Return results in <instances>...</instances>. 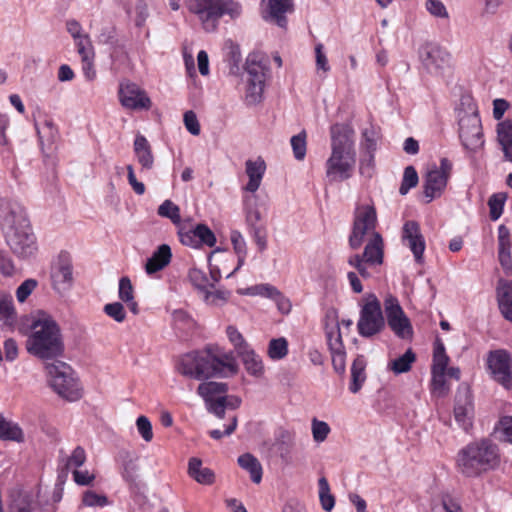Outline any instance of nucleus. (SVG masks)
<instances>
[{"label":"nucleus","instance_id":"f257e3e1","mask_svg":"<svg viewBox=\"0 0 512 512\" xmlns=\"http://www.w3.org/2000/svg\"><path fill=\"white\" fill-rule=\"evenodd\" d=\"M178 371L196 380L227 378L238 372V365L232 352L219 346H207L203 350L183 355Z\"/></svg>","mask_w":512,"mask_h":512},{"label":"nucleus","instance_id":"f03ea898","mask_svg":"<svg viewBox=\"0 0 512 512\" xmlns=\"http://www.w3.org/2000/svg\"><path fill=\"white\" fill-rule=\"evenodd\" d=\"M331 155L326 160V178L330 183L352 177L356 164L354 131L349 125L334 124L330 128Z\"/></svg>","mask_w":512,"mask_h":512},{"label":"nucleus","instance_id":"7ed1b4c3","mask_svg":"<svg viewBox=\"0 0 512 512\" xmlns=\"http://www.w3.org/2000/svg\"><path fill=\"white\" fill-rule=\"evenodd\" d=\"M26 350L42 360H51L63 354L64 342L61 329L51 315L38 311L31 317Z\"/></svg>","mask_w":512,"mask_h":512},{"label":"nucleus","instance_id":"20e7f679","mask_svg":"<svg viewBox=\"0 0 512 512\" xmlns=\"http://www.w3.org/2000/svg\"><path fill=\"white\" fill-rule=\"evenodd\" d=\"M0 224L6 243L16 256L25 259L36 254L37 241L28 218L3 199H0Z\"/></svg>","mask_w":512,"mask_h":512},{"label":"nucleus","instance_id":"39448f33","mask_svg":"<svg viewBox=\"0 0 512 512\" xmlns=\"http://www.w3.org/2000/svg\"><path fill=\"white\" fill-rule=\"evenodd\" d=\"M498 463L497 446L486 439L466 445L457 455V468L466 477H477Z\"/></svg>","mask_w":512,"mask_h":512},{"label":"nucleus","instance_id":"423d86ee","mask_svg":"<svg viewBox=\"0 0 512 512\" xmlns=\"http://www.w3.org/2000/svg\"><path fill=\"white\" fill-rule=\"evenodd\" d=\"M186 5L197 16L202 29L207 33L218 30L222 17L236 21L243 13L242 4L238 0H187Z\"/></svg>","mask_w":512,"mask_h":512},{"label":"nucleus","instance_id":"0eeeda50","mask_svg":"<svg viewBox=\"0 0 512 512\" xmlns=\"http://www.w3.org/2000/svg\"><path fill=\"white\" fill-rule=\"evenodd\" d=\"M48 383L52 389L63 399L77 401L83 395L80 381L70 365L55 360L45 364Z\"/></svg>","mask_w":512,"mask_h":512},{"label":"nucleus","instance_id":"6e6552de","mask_svg":"<svg viewBox=\"0 0 512 512\" xmlns=\"http://www.w3.org/2000/svg\"><path fill=\"white\" fill-rule=\"evenodd\" d=\"M385 327V320L380 301L374 294H369L360 310L357 330L360 336L371 338L379 334Z\"/></svg>","mask_w":512,"mask_h":512},{"label":"nucleus","instance_id":"1a4fd4ad","mask_svg":"<svg viewBox=\"0 0 512 512\" xmlns=\"http://www.w3.org/2000/svg\"><path fill=\"white\" fill-rule=\"evenodd\" d=\"M377 223L376 210L370 205H361L355 209L354 221L349 236V246L358 249L364 242L365 237H373Z\"/></svg>","mask_w":512,"mask_h":512},{"label":"nucleus","instance_id":"9d476101","mask_svg":"<svg viewBox=\"0 0 512 512\" xmlns=\"http://www.w3.org/2000/svg\"><path fill=\"white\" fill-rule=\"evenodd\" d=\"M452 168V162L443 157L440 159L439 166L433 165L428 170L423 185L426 203H430L434 198L441 196L451 176Z\"/></svg>","mask_w":512,"mask_h":512},{"label":"nucleus","instance_id":"9b49d317","mask_svg":"<svg viewBox=\"0 0 512 512\" xmlns=\"http://www.w3.org/2000/svg\"><path fill=\"white\" fill-rule=\"evenodd\" d=\"M246 71L248 74L245 100L248 104L254 105L262 100L267 67L257 60V55H249L246 60Z\"/></svg>","mask_w":512,"mask_h":512},{"label":"nucleus","instance_id":"f8f14e48","mask_svg":"<svg viewBox=\"0 0 512 512\" xmlns=\"http://www.w3.org/2000/svg\"><path fill=\"white\" fill-rule=\"evenodd\" d=\"M384 308L388 326L394 334L401 339H411L413 328L398 299L392 295H387L384 300Z\"/></svg>","mask_w":512,"mask_h":512},{"label":"nucleus","instance_id":"ddd939ff","mask_svg":"<svg viewBox=\"0 0 512 512\" xmlns=\"http://www.w3.org/2000/svg\"><path fill=\"white\" fill-rule=\"evenodd\" d=\"M459 127V137L465 149L476 151L483 146L481 120L476 113L463 116L459 121Z\"/></svg>","mask_w":512,"mask_h":512},{"label":"nucleus","instance_id":"4468645a","mask_svg":"<svg viewBox=\"0 0 512 512\" xmlns=\"http://www.w3.org/2000/svg\"><path fill=\"white\" fill-rule=\"evenodd\" d=\"M487 363L493 379L504 388L510 389L512 387L510 354L502 349L490 352Z\"/></svg>","mask_w":512,"mask_h":512},{"label":"nucleus","instance_id":"2eb2a0df","mask_svg":"<svg viewBox=\"0 0 512 512\" xmlns=\"http://www.w3.org/2000/svg\"><path fill=\"white\" fill-rule=\"evenodd\" d=\"M420 58L430 73L442 74L451 66L450 53L437 44H425L420 50Z\"/></svg>","mask_w":512,"mask_h":512},{"label":"nucleus","instance_id":"dca6fc26","mask_svg":"<svg viewBox=\"0 0 512 512\" xmlns=\"http://www.w3.org/2000/svg\"><path fill=\"white\" fill-rule=\"evenodd\" d=\"M178 236L183 245L196 249L202 246L214 247L217 241L214 232L205 224H197L190 229L180 226Z\"/></svg>","mask_w":512,"mask_h":512},{"label":"nucleus","instance_id":"f3484780","mask_svg":"<svg viewBox=\"0 0 512 512\" xmlns=\"http://www.w3.org/2000/svg\"><path fill=\"white\" fill-rule=\"evenodd\" d=\"M119 99L122 106L128 109L148 110L151 107V100L147 93L137 84L130 81L120 83Z\"/></svg>","mask_w":512,"mask_h":512},{"label":"nucleus","instance_id":"a211bd4d","mask_svg":"<svg viewBox=\"0 0 512 512\" xmlns=\"http://www.w3.org/2000/svg\"><path fill=\"white\" fill-rule=\"evenodd\" d=\"M51 282L53 289L64 294L69 291L73 284L72 265L66 258H59L51 268Z\"/></svg>","mask_w":512,"mask_h":512},{"label":"nucleus","instance_id":"6ab92c4d","mask_svg":"<svg viewBox=\"0 0 512 512\" xmlns=\"http://www.w3.org/2000/svg\"><path fill=\"white\" fill-rule=\"evenodd\" d=\"M402 239L412 251L416 262L422 263L426 245L416 221H407L404 224Z\"/></svg>","mask_w":512,"mask_h":512},{"label":"nucleus","instance_id":"aec40b11","mask_svg":"<svg viewBox=\"0 0 512 512\" xmlns=\"http://www.w3.org/2000/svg\"><path fill=\"white\" fill-rule=\"evenodd\" d=\"M473 403L467 388L459 390L456 395L454 417L459 426L467 431L472 426Z\"/></svg>","mask_w":512,"mask_h":512},{"label":"nucleus","instance_id":"412c9836","mask_svg":"<svg viewBox=\"0 0 512 512\" xmlns=\"http://www.w3.org/2000/svg\"><path fill=\"white\" fill-rule=\"evenodd\" d=\"M246 223L259 250L264 251L267 247V233L265 225L262 223L261 212L257 208L248 209Z\"/></svg>","mask_w":512,"mask_h":512},{"label":"nucleus","instance_id":"4be33fe9","mask_svg":"<svg viewBox=\"0 0 512 512\" xmlns=\"http://www.w3.org/2000/svg\"><path fill=\"white\" fill-rule=\"evenodd\" d=\"M267 13L265 17L275 22L279 27L285 28L287 25L286 14L293 11V0H266Z\"/></svg>","mask_w":512,"mask_h":512},{"label":"nucleus","instance_id":"5701e85b","mask_svg":"<svg viewBox=\"0 0 512 512\" xmlns=\"http://www.w3.org/2000/svg\"><path fill=\"white\" fill-rule=\"evenodd\" d=\"M361 257L368 262L369 265L377 266L383 263L384 243L379 233H373V237L368 238V242L365 245Z\"/></svg>","mask_w":512,"mask_h":512},{"label":"nucleus","instance_id":"b1692460","mask_svg":"<svg viewBox=\"0 0 512 512\" xmlns=\"http://www.w3.org/2000/svg\"><path fill=\"white\" fill-rule=\"evenodd\" d=\"M228 391V385L223 382L205 381L197 388V394L204 400L205 405L217 402L224 398Z\"/></svg>","mask_w":512,"mask_h":512},{"label":"nucleus","instance_id":"393cba45","mask_svg":"<svg viewBox=\"0 0 512 512\" xmlns=\"http://www.w3.org/2000/svg\"><path fill=\"white\" fill-rule=\"evenodd\" d=\"M245 166L249 181L244 189L248 192L254 193L260 187L266 170V164L263 159L258 158L256 160H247Z\"/></svg>","mask_w":512,"mask_h":512},{"label":"nucleus","instance_id":"a878e982","mask_svg":"<svg viewBox=\"0 0 512 512\" xmlns=\"http://www.w3.org/2000/svg\"><path fill=\"white\" fill-rule=\"evenodd\" d=\"M510 231L505 225L498 227V258L505 271L512 269Z\"/></svg>","mask_w":512,"mask_h":512},{"label":"nucleus","instance_id":"bb28decb","mask_svg":"<svg viewBox=\"0 0 512 512\" xmlns=\"http://www.w3.org/2000/svg\"><path fill=\"white\" fill-rule=\"evenodd\" d=\"M326 319L331 321V327L328 325V323H326L325 329L328 345L332 353L344 352L341 334L339 331L337 312L335 310L328 311L326 314Z\"/></svg>","mask_w":512,"mask_h":512},{"label":"nucleus","instance_id":"cd10ccee","mask_svg":"<svg viewBox=\"0 0 512 512\" xmlns=\"http://www.w3.org/2000/svg\"><path fill=\"white\" fill-rule=\"evenodd\" d=\"M172 253L169 245L162 244L147 260L145 271L151 275L165 268L171 261Z\"/></svg>","mask_w":512,"mask_h":512},{"label":"nucleus","instance_id":"c85d7f7f","mask_svg":"<svg viewBox=\"0 0 512 512\" xmlns=\"http://www.w3.org/2000/svg\"><path fill=\"white\" fill-rule=\"evenodd\" d=\"M17 323V311L12 296L0 291V326L13 328Z\"/></svg>","mask_w":512,"mask_h":512},{"label":"nucleus","instance_id":"c756f323","mask_svg":"<svg viewBox=\"0 0 512 512\" xmlns=\"http://www.w3.org/2000/svg\"><path fill=\"white\" fill-rule=\"evenodd\" d=\"M188 474L196 482L202 485H211L215 481L214 472L202 466V461L199 458H191L188 463Z\"/></svg>","mask_w":512,"mask_h":512},{"label":"nucleus","instance_id":"7c9ffc66","mask_svg":"<svg viewBox=\"0 0 512 512\" xmlns=\"http://www.w3.org/2000/svg\"><path fill=\"white\" fill-rule=\"evenodd\" d=\"M134 152L143 169L150 170L154 164V157L148 140L143 135L136 136Z\"/></svg>","mask_w":512,"mask_h":512},{"label":"nucleus","instance_id":"2f4dec72","mask_svg":"<svg viewBox=\"0 0 512 512\" xmlns=\"http://www.w3.org/2000/svg\"><path fill=\"white\" fill-rule=\"evenodd\" d=\"M238 356L241 358L246 371L250 375L254 377H261L263 375L264 365L262 359L251 347L242 350L238 353Z\"/></svg>","mask_w":512,"mask_h":512},{"label":"nucleus","instance_id":"473e14b6","mask_svg":"<svg viewBox=\"0 0 512 512\" xmlns=\"http://www.w3.org/2000/svg\"><path fill=\"white\" fill-rule=\"evenodd\" d=\"M497 299L503 317L512 323V281L501 283L498 286Z\"/></svg>","mask_w":512,"mask_h":512},{"label":"nucleus","instance_id":"72a5a7b5","mask_svg":"<svg viewBox=\"0 0 512 512\" xmlns=\"http://www.w3.org/2000/svg\"><path fill=\"white\" fill-rule=\"evenodd\" d=\"M497 139L505 159L512 162V120L507 119L497 124Z\"/></svg>","mask_w":512,"mask_h":512},{"label":"nucleus","instance_id":"f704fd0d","mask_svg":"<svg viewBox=\"0 0 512 512\" xmlns=\"http://www.w3.org/2000/svg\"><path fill=\"white\" fill-rule=\"evenodd\" d=\"M366 361L363 356H358L352 364L351 367V383L349 386V390L352 393H357L362 388L363 383L366 380Z\"/></svg>","mask_w":512,"mask_h":512},{"label":"nucleus","instance_id":"c9c22d12","mask_svg":"<svg viewBox=\"0 0 512 512\" xmlns=\"http://www.w3.org/2000/svg\"><path fill=\"white\" fill-rule=\"evenodd\" d=\"M118 297L126 303L133 314H138V304L134 299V288L128 277H122L119 280Z\"/></svg>","mask_w":512,"mask_h":512},{"label":"nucleus","instance_id":"e433bc0d","mask_svg":"<svg viewBox=\"0 0 512 512\" xmlns=\"http://www.w3.org/2000/svg\"><path fill=\"white\" fill-rule=\"evenodd\" d=\"M36 130L40 139L42 148H50L56 143L59 133L52 120L46 119L41 125H36Z\"/></svg>","mask_w":512,"mask_h":512},{"label":"nucleus","instance_id":"4c0bfd02","mask_svg":"<svg viewBox=\"0 0 512 512\" xmlns=\"http://www.w3.org/2000/svg\"><path fill=\"white\" fill-rule=\"evenodd\" d=\"M238 464L250 473L254 483H260L262 479V466L256 457L250 453L243 454L239 456Z\"/></svg>","mask_w":512,"mask_h":512},{"label":"nucleus","instance_id":"58836bf2","mask_svg":"<svg viewBox=\"0 0 512 512\" xmlns=\"http://www.w3.org/2000/svg\"><path fill=\"white\" fill-rule=\"evenodd\" d=\"M0 439L23 442L24 434L17 424L7 421L2 415H0Z\"/></svg>","mask_w":512,"mask_h":512},{"label":"nucleus","instance_id":"ea45409f","mask_svg":"<svg viewBox=\"0 0 512 512\" xmlns=\"http://www.w3.org/2000/svg\"><path fill=\"white\" fill-rule=\"evenodd\" d=\"M38 502L29 493H19L11 503V512H38Z\"/></svg>","mask_w":512,"mask_h":512},{"label":"nucleus","instance_id":"a19ab883","mask_svg":"<svg viewBox=\"0 0 512 512\" xmlns=\"http://www.w3.org/2000/svg\"><path fill=\"white\" fill-rule=\"evenodd\" d=\"M416 361V354L412 349H408L403 355L392 360L388 364V368L396 375L410 371L412 364Z\"/></svg>","mask_w":512,"mask_h":512},{"label":"nucleus","instance_id":"79ce46f5","mask_svg":"<svg viewBox=\"0 0 512 512\" xmlns=\"http://www.w3.org/2000/svg\"><path fill=\"white\" fill-rule=\"evenodd\" d=\"M230 239H231L234 251L238 256V264H237L236 268L230 274L227 275L228 278L231 277L234 273H236L242 267V265L244 264V261H245L246 254H247L246 242H245L242 234L239 231H237V230L231 231Z\"/></svg>","mask_w":512,"mask_h":512},{"label":"nucleus","instance_id":"37998d69","mask_svg":"<svg viewBox=\"0 0 512 512\" xmlns=\"http://www.w3.org/2000/svg\"><path fill=\"white\" fill-rule=\"evenodd\" d=\"M449 363V357L445 352V347L442 342H436L433 351V363L431 372L446 373L447 366Z\"/></svg>","mask_w":512,"mask_h":512},{"label":"nucleus","instance_id":"c03bdc74","mask_svg":"<svg viewBox=\"0 0 512 512\" xmlns=\"http://www.w3.org/2000/svg\"><path fill=\"white\" fill-rule=\"evenodd\" d=\"M319 485V498L321 506L325 511H331L335 505V498L330 493V487L327 479L322 477L318 481Z\"/></svg>","mask_w":512,"mask_h":512},{"label":"nucleus","instance_id":"a18cd8bd","mask_svg":"<svg viewBox=\"0 0 512 512\" xmlns=\"http://www.w3.org/2000/svg\"><path fill=\"white\" fill-rule=\"evenodd\" d=\"M288 354V342L284 337L272 339L268 345V356L273 360L283 359Z\"/></svg>","mask_w":512,"mask_h":512},{"label":"nucleus","instance_id":"49530a36","mask_svg":"<svg viewBox=\"0 0 512 512\" xmlns=\"http://www.w3.org/2000/svg\"><path fill=\"white\" fill-rule=\"evenodd\" d=\"M432 380H431V391L432 394L436 397L442 398L448 395L449 393V385L447 384L445 374L440 372H431Z\"/></svg>","mask_w":512,"mask_h":512},{"label":"nucleus","instance_id":"de8ad7c7","mask_svg":"<svg viewBox=\"0 0 512 512\" xmlns=\"http://www.w3.org/2000/svg\"><path fill=\"white\" fill-rule=\"evenodd\" d=\"M158 214L161 217L170 219L172 223L176 225H180L181 223L180 208L171 200H165L158 207Z\"/></svg>","mask_w":512,"mask_h":512},{"label":"nucleus","instance_id":"09e8293b","mask_svg":"<svg viewBox=\"0 0 512 512\" xmlns=\"http://www.w3.org/2000/svg\"><path fill=\"white\" fill-rule=\"evenodd\" d=\"M419 181V177L416 169L413 166H407L404 169L402 182L399 188V193L401 195H406L411 188L417 186Z\"/></svg>","mask_w":512,"mask_h":512},{"label":"nucleus","instance_id":"8fccbe9b","mask_svg":"<svg viewBox=\"0 0 512 512\" xmlns=\"http://www.w3.org/2000/svg\"><path fill=\"white\" fill-rule=\"evenodd\" d=\"M506 199H507V195L505 193L493 194L489 198L488 205L490 208L491 220L496 221L500 218V216L503 213V207H504Z\"/></svg>","mask_w":512,"mask_h":512},{"label":"nucleus","instance_id":"3c124183","mask_svg":"<svg viewBox=\"0 0 512 512\" xmlns=\"http://www.w3.org/2000/svg\"><path fill=\"white\" fill-rule=\"evenodd\" d=\"M190 283L199 291L205 293L208 286L213 287L214 284H209L206 274L197 268H191L188 273Z\"/></svg>","mask_w":512,"mask_h":512},{"label":"nucleus","instance_id":"603ef678","mask_svg":"<svg viewBox=\"0 0 512 512\" xmlns=\"http://www.w3.org/2000/svg\"><path fill=\"white\" fill-rule=\"evenodd\" d=\"M226 334L237 354L250 347V345L245 341L243 335L235 326H228L226 328Z\"/></svg>","mask_w":512,"mask_h":512},{"label":"nucleus","instance_id":"864d4df0","mask_svg":"<svg viewBox=\"0 0 512 512\" xmlns=\"http://www.w3.org/2000/svg\"><path fill=\"white\" fill-rule=\"evenodd\" d=\"M311 429L313 439L317 443L324 442L331 431L329 425L325 421H320L316 418L312 420Z\"/></svg>","mask_w":512,"mask_h":512},{"label":"nucleus","instance_id":"5fc2aeb1","mask_svg":"<svg viewBox=\"0 0 512 512\" xmlns=\"http://www.w3.org/2000/svg\"><path fill=\"white\" fill-rule=\"evenodd\" d=\"M294 157L297 160H303L306 155V132L302 131L294 135L291 140Z\"/></svg>","mask_w":512,"mask_h":512},{"label":"nucleus","instance_id":"6e6d98bb","mask_svg":"<svg viewBox=\"0 0 512 512\" xmlns=\"http://www.w3.org/2000/svg\"><path fill=\"white\" fill-rule=\"evenodd\" d=\"M104 313L118 323H122L126 319L124 306L120 302L108 303L103 307Z\"/></svg>","mask_w":512,"mask_h":512},{"label":"nucleus","instance_id":"4d7b16f0","mask_svg":"<svg viewBox=\"0 0 512 512\" xmlns=\"http://www.w3.org/2000/svg\"><path fill=\"white\" fill-rule=\"evenodd\" d=\"M38 286V282L35 279L29 278L20 284L16 289V299L19 303H24L27 298Z\"/></svg>","mask_w":512,"mask_h":512},{"label":"nucleus","instance_id":"13d9d810","mask_svg":"<svg viewBox=\"0 0 512 512\" xmlns=\"http://www.w3.org/2000/svg\"><path fill=\"white\" fill-rule=\"evenodd\" d=\"M361 176L370 179L374 173V153L364 152L359 163Z\"/></svg>","mask_w":512,"mask_h":512},{"label":"nucleus","instance_id":"bf43d9fd","mask_svg":"<svg viewBox=\"0 0 512 512\" xmlns=\"http://www.w3.org/2000/svg\"><path fill=\"white\" fill-rule=\"evenodd\" d=\"M77 51L81 56V60L94 58V50L88 35H84L75 40Z\"/></svg>","mask_w":512,"mask_h":512},{"label":"nucleus","instance_id":"052dcab7","mask_svg":"<svg viewBox=\"0 0 512 512\" xmlns=\"http://www.w3.org/2000/svg\"><path fill=\"white\" fill-rule=\"evenodd\" d=\"M136 427L144 441L150 442L153 439L152 424L146 416L141 415L137 418Z\"/></svg>","mask_w":512,"mask_h":512},{"label":"nucleus","instance_id":"680f3d73","mask_svg":"<svg viewBox=\"0 0 512 512\" xmlns=\"http://www.w3.org/2000/svg\"><path fill=\"white\" fill-rule=\"evenodd\" d=\"M348 264L354 267L363 278H369L371 276L368 267H372L373 265H369L368 262L363 260L360 254L351 255L348 258Z\"/></svg>","mask_w":512,"mask_h":512},{"label":"nucleus","instance_id":"e2e57ef3","mask_svg":"<svg viewBox=\"0 0 512 512\" xmlns=\"http://www.w3.org/2000/svg\"><path fill=\"white\" fill-rule=\"evenodd\" d=\"M82 501L85 506L89 507H103L108 504V499L106 496L96 494L94 491L85 492Z\"/></svg>","mask_w":512,"mask_h":512},{"label":"nucleus","instance_id":"0e129e2a","mask_svg":"<svg viewBox=\"0 0 512 512\" xmlns=\"http://www.w3.org/2000/svg\"><path fill=\"white\" fill-rule=\"evenodd\" d=\"M252 295H259L273 299L274 296L278 295V289L270 284H259L249 288Z\"/></svg>","mask_w":512,"mask_h":512},{"label":"nucleus","instance_id":"69168bd1","mask_svg":"<svg viewBox=\"0 0 512 512\" xmlns=\"http://www.w3.org/2000/svg\"><path fill=\"white\" fill-rule=\"evenodd\" d=\"M86 460V453L80 446L76 447L71 456L67 459V468H78L84 464Z\"/></svg>","mask_w":512,"mask_h":512},{"label":"nucleus","instance_id":"338daca9","mask_svg":"<svg viewBox=\"0 0 512 512\" xmlns=\"http://www.w3.org/2000/svg\"><path fill=\"white\" fill-rule=\"evenodd\" d=\"M426 8L433 16L447 18L448 12L440 0H427Z\"/></svg>","mask_w":512,"mask_h":512},{"label":"nucleus","instance_id":"774afa93","mask_svg":"<svg viewBox=\"0 0 512 512\" xmlns=\"http://www.w3.org/2000/svg\"><path fill=\"white\" fill-rule=\"evenodd\" d=\"M184 124L186 129L192 135H199L200 133V124L198 122L197 116L193 111H187L184 114Z\"/></svg>","mask_w":512,"mask_h":512}]
</instances>
